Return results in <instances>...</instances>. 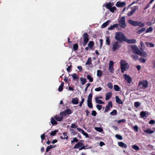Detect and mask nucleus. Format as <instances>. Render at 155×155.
Segmentation results:
<instances>
[{"mask_svg": "<svg viewBox=\"0 0 155 155\" xmlns=\"http://www.w3.org/2000/svg\"><path fill=\"white\" fill-rule=\"evenodd\" d=\"M64 85V83L63 82H62L58 88V90L59 91L61 92L63 91Z\"/></svg>", "mask_w": 155, "mask_h": 155, "instance_id": "28", "label": "nucleus"}, {"mask_svg": "<svg viewBox=\"0 0 155 155\" xmlns=\"http://www.w3.org/2000/svg\"><path fill=\"white\" fill-rule=\"evenodd\" d=\"M145 45L148 47H154V44L152 43L149 42H146Z\"/></svg>", "mask_w": 155, "mask_h": 155, "instance_id": "25", "label": "nucleus"}, {"mask_svg": "<svg viewBox=\"0 0 155 155\" xmlns=\"http://www.w3.org/2000/svg\"><path fill=\"white\" fill-rule=\"evenodd\" d=\"M60 115L62 116H65L67 115L65 112V110L64 111L61 112L60 113Z\"/></svg>", "mask_w": 155, "mask_h": 155, "instance_id": "59", "label": "nucleus"}, {"mask_svg": "<svg viewBox=\"0 0 155 155\" xmlns=\"http://www.w3.org/2000/svg\"><path fill=\"white\" fill-rule=\"evenodd\" d=\"M87 106L89 108H93L92 101H90V102L89 101H87Z\"/></svg>", "mask_w": 155, "mask_h": 155, "instance_id": "36", "label": "nucleus"}, {"mask_svg": "<svg viewBox=\"0 0 155 155\" xmlns=\"http://www.w3.org/2000/svg\"><path fill=\"white\" fill-rule=\"evenodd\" d=\"M111 22V20H108L106 22L104 23L101 25V27L102 28H104L107 27L109 23Z\"/></svg>", "mask_w": 155, "mask_h": 155, "instance_id": "18", "label": "nucleus"}, {"mask_svg": "<svg viewBox=\"0 0 155 155\" xmlns=\"http://www.w3.org/2000/svg\"><path fill=\"white\" fill-rule=\"evenodd\" d=\"M103 74L102 71L100 70H98L97 71V76L101 77Z\"/></svg>", "mask_w": 155, "mask_h": 155, "instance_id": "33", "label": "nucleus"}, {"mask_svg": "<svg viewBox=\"0 0 155 155\" xmlns=\"http://www.w3.org/2000/svg\"><path fill=\"white\" fill-rule=\"evenodd\" d=\"M119 26L123 28H125L126 26V24L125 22V17L123 16L120 18L118 20Z\"/></svg>", "mask_w": 155, "mask_h": 155, "instance_id": "5", "label": "nucleus"}, {"mask_svg": "<svg viewBox=\"0 0 155 155\" xmlns=\"http://www.w3.org/2000/svg\"><path fill=\"white\" fill-rule=\"evenodd\" d=\"M116 8L115 6H113V7H111L109 9V10L112 13H114V12L116 10Z\"/></svg>", "mask_w": 155, "mask_h": 155, "instance_id": "46", "label": "nucleus"}, {"mask_svg": "<svg viewBox=\"0 0 155 155\" xmlns=\"http://www.w3.org/2000/svg\"><path fill=\"white\" fill-rule=\"evenodd\" d=\"M112 102L111 101L108 102V104L106 106H108L109 107L111 108L112 107Z\"/></svg>", "mask_w": 155, "mask_h": 155, "instance_id": "60", "label": "nucleus"}, {"mask_svg": "<svg viewBox=\"0 0 155 155\" xmlns=\"http://www.w3.org/2000/svg\"><path fill=\"white\" fill-rule=\"evenodd\" d=\"M126 37L122 32H117L115 33V39L117 41L122 42L126 41Z\"/></svg>", "mask_w": 155, "mask_h": 155, "instance_id": "1", "label": "nucleus"}, {"mask_svg": "<svg viewBox=\"0 0 155 155\" xmlns=\"http://www.w3.org/2000/svg\"><path fill=\"white\" fill-rule=\"evenodd\" d=\"M73 48L75 51L77 50L78 49V45L77 44H74L73 46Z\"/></svg>", "mask_w": 155, "mask_h": 155, "instance_id": "51", "label": "nucleus"}, {"mask_svg": "<svg viewBox=\"0 0 155 155\" xmlns=\"http://www.w3.org/2000/svg\"><path fill=\"white\" fill-rule=\"evenodd\" d=\"M126 121V120L125 119H121V120H118L117 121V123L118 124H120V123H125Z\"/></svg>", "mask_w": 155, "mask_h": 155, "instance_id": "57", "label": "nucleus"}, {"mask_svg": "<svg viewBox=\"0 0 155 155\" xmlns=\"http://www.w3.org/2000/svg\"><path fill=\"white\" fill-rule=\"evenodd\" d=\"M136 6L134 7V8L131 10V11L128 12L127 13V15L129 16H131L136 11Z\"/></svg>", "mask_w": 155, "mask_h": 155, "instance_id": "10", "label": "nucleus"}, {"mask_svg": "<svg viewBox=\"0 0 155 155\" xmlns=\"http://www.w3.org/2000/svg\"><path fill=\"white\" fill-rule=\"evenodd\" d=\"M112 95V93L111 92H109L107 93L106 94V100L107 101L109 100L111 98Z\"/></svg>", "mask_w": 155, "mask_h": 155, "instance_id": "17", "label": "nucleus"}, {"mask_svg": "<svg viewBox=\"0 0 155 155\" xmlns=\"http://www.w3.org/2000/svg\"><path fill=\"white\" fill-rule=\"evenodd\" d=\"M96 107L98 110H100L102 109V106L101 105L97 104L96 105Z\"/></svg>", "mask_w": 155, "mask_h": 155, "instance_id": "56", "label": "nucleus"}, {"mask_svg": "<svg viewBox=\"0 0 155 155\" xmlns=\"http://www.w3.org/2000/svg\"><path fill=\"white\" fill-rule=\"evenodd\" d=\"M119 27V25L117 24H115L111 25L108 28V30H113L115 28H118Z\"/></svg>", "mask_w": 155, "mask_h": 155, "instance_id": "14", "label": "nucleus"}, {"mask_svg": "<svg viewBox=\"0 0 155 155\" xmlns=\"http://www.w3.org/2000/svg\"><path fill=\"white\" fill-rule=\"evenodd\" d=\"M148 82L146 80L140 81L138 83V86L141 89H145L148 86Z\"/></svg>", "mask_w": 155, "mask_h": 155, "instance_id": "3", "label": "nucleus"}, {"mask_svg": "<svg viewBox=\"0 0 155 155\" xmlns=\"http://www.w3.org/2000/svg\"><path fill=\"white\" fill-rule=\"evenodd\" d=\"M121 42L116 41L112 44V50L113 51L119 49L121 46Z\"/></svg>", "mask_w": 155, "mask_h": 155, "instance_id": "4", "label": "nucleus"}, {"mask_svg": "<svg viewBox=\"0 0 155 155\" xmlns=\"http://www.w3.org/2000/svg\"><path fill=\"white\" fill-rule=\"evenodd\" d=\"M132 148L136 150H140L139 147L136 145H133L132 146Z\"/></svg>", "mask_w": 155, "mask_h": 155, "instance_id": "41", "label": "nucleus"}, {"mask_svg": "<svg viewBox=\"0 0 155 155\" xmlns=\"http://www.w3.org/2000/svg\"><path fill=\"white\" fill-rule=\"evenodd\" d=\"M64 137L61 136L60 138L62 139H66V140H68V136L67 135V133L66 132H64L63 134Z\"/></svg>", "mask_w": 155, "mask_h": 155, "instance_id": "22", "label": "nucleus"}, {"mask_svg": "<svg viewBox=\"0 0 155 155\" xmlns=\"http://www.w3.org/2000/svg\"><path fill=\"white\" fill-rule=\"evenodd\" d=\"M71 103L74 104H78V99L77 97L73 98L71 101Z\"/></svg>", "mask_w": 155, "mask_h": 155, "instance_id": "16", "label": "nucleus"}, {"mask_svg": "<svg viewBox=\"0 0 155 155\" xmlns=\"http://www.w3.org/2000/svg\"><path fill=\"white\" fill-rule=\"evenodd\" d=\"M84 101V98L81 97V101L80 103L79 104V106L80 107H81L82 105V104L83 103Z\"/></svg>", "mask_w": 155, "mask_h": 155, "instance_id": "62", "label": "nucleus"}, {"mask_svg": "<svg viewBox=\"0 0 155 155\" xmlns=\"http://www.w3.org/2000/svg\"><path fill=\"white\" fill-rule=\"evenodd\" d=\"M146 28H143L140 29H139L138 30L137 32V34H140L141 33L144 32L146 30Z\"/></svg>", "mask_w": 155, "mask_h": 155, "instance_id": "26", "label": "nucleus"}, {"mask_svg": "<svg viewBox=\"0 0 155 155\" xmlns=\"http://www.w3.org/2000/svg\"><path fill=\"white\" fill-rule=\"evenodd\" d=\"M153 30V28L152 27L150 26L148 28L147 30L146 31V33H148L149 32H151Z\"/></svg>", "mask_w": 155, "mask_h": 155, "instance_id": "34", "label": "nucleus"}, {"mask_svg": "<svg viewBox=\"0 0 155 155\" xmlns=\"http://www.w3.org/2000/svg\"><path fill=\"white\" fill-rule=\"evenodd\" d=\"M118 145L122 147L123 148L124 147L125 148H126L127 147V144L124 143L122 142H118Z\"/></svg>", "mask_w": 155, "mask_h": 155, "instance_id": "13", "label": "nucleus"}, {"mask_svg": "<svg viewBox=\"0 0 155 155\" xmlns=\"http://www.w3.org/2000/svg\"><path fill=\"white\" fill-rule=\"evenodd\" d=\"M140 56L145 57L147 56V54L146 52L144 51L142 52L141 55Z\"/></svg>", "mask_w": 155, "mask_h": 155, "instance_id": "55", "label": "nucleus"}, {"mask_svg": "<svg viewBox=\"0 0 155 155\" xmlns=\"http://www.w3.org/2000/svg\"><path fill=\"white\" fill-rule=\"evenodd\" d=\"M140 115L142 118H143L146 116V113L145 111H143L140 112Z\"/></svg>", "mask_w": 155, "mask_h": 155, "instance_id": "38", "label": "nucleus"}, {"mask_svg": "<svg viewBox=\"0 0 155 155\" xmlns=\"http://www.w3.org/2000/svg\"><path fill=\"white\" fill-rule=\"evenodd\" d=\"M55 119L58 121H61L63 120V118L62 117H60L58 115H56L54 117Z\"/></svg>", "mask_w": 155, "mask_h": 155, "instance_id": "23", "label": "nucleus"}, {"mask_svg": "<svg viewBox=\"0 0 155 155\" xmlns=\"http://www.w3.org/2000/svg\"><path fill=\"white\" fill-rule=\"evenodd\" d=\"M144 132L148 134H151L154 132V130H151L150 128L145 130Z\"/></svg>", "mask_w": 155, "mask_h": 155, "instance_id": "20", "label": "nucleus"}, {"mask_svg": "<svg viewBox=\"0 0 155 155\" xmlns=\"http://www.w3.org/2000/svg\"><path fill=\"white\" fill-rule=\"evenodd\" d=\"M115 137L117 139L121 140L123 139V137L122 136L120 135L117 134L115 135Z\"/></svg>", "mask_w": 155, "mask_h": 155, "instance_id": "44", "label": "nucleus"}, {"mask_svg": "<svg viewBox=\"0 0 155 155\" xmlns=\"http://www.w3.org/2000/svg\"><path fill=\"white\" fill-rule=\"evenodd\" d=\"M106 44L107 45H110V38L109 36L106 37Z\"/></svg>", "mask_w": 155, "mask_h": 155, "instance_id": "30", "label": "nucleus"}, {"mask_svg": "<svg viewBox=\"0 0 155 155\" xmlns=\"http://www.w3.org/2000/svg\"><path fill=\"white\" fill-rule=\"evenodd\" d=\"M131 48L133 49V51L135 53L138 48L135 45H132L131 46Z\"/></svg>", "mask_w": 155, "mask_h": 155, "instance_id": "31", "label": "nucleus"}, {"mask_svg": "<svg viewBox=\"0 0 155 155\" xmlns=\"http://www.w3.org/2000/svg\"><path fill=\"white\" fill-rule=\"evenodd\" d=\"M140 105V103L139 102H134V106L135 107L137 108Z\"/></svg>", "mask_w": 155, "mask_h": 155, "instance_id": "48", "label": "nucleus"}, {"mask_svg": "<svg viewBox=\"0 0 155 155\" xmlns=\"http://www.w3.org/2000/svg\"><path fill=\"white\" fill-rule=\"evenodd\" d=\"M78 140L76 137H74L73 138V140H71V143L72 144H73L74 143V142H78Z\"/></svg>", "mask_w": 155, "mask_h": 155, "instance_id": "37", "label": "nucleus"}, {"mask_svg": "<svg viewBox=\"0 0 155 155\" xmlns=\"http://www.w3.org/2000/svg\"><path fill=\"white\" fill-rule=\"evenodd\" d=\"M120 68L121 72L124 73L129 68V65L126 61L121 60L120 62Z\"/></svg>", "mask_w": 155, "mask_h": 155, "instance_id": "2", "label": "nucleus"}, {"mask_svg": "<svg viewBox=\"0 0 155 155\" xmlns=\"http://www.w3.org/2000/svg\"><path fill=\"white\" fill-rule=\"evenodd\" d=\"M106 8L108 9L109 10V9L111 8L112 7V6L111 5H110V2L108 3L106 5Z\"/></svg>", "mask_w": 155, "mask_h": 155, "instance_id": "49", "label": "nucleus"}, {"mask_svg": "<svg viewBox=\"0 0 155 155\" xmlns=\"http://www.w3.org/2000/svg\"><path fill=\"white\" fill-rule=\"evenodd\" d=\"M83 145V143L82 142H78L74 146V149H78L79 148L81 147Z\"/></svg>", "mask_w": 155, "mask_h": 155, "instance_id": "11", "label": "nucleus"}, {"mask_svg": "<svg viewBox=\"0 0 155 155\" xmlns=\"http://www.w3.org/2000/svg\"><path fill=\"white\" fill-rule=\"evenodd\" d=\"M92 90H91V93L90 94L88 95L87 101H89L90 102V101H92Z\"/></svg>", "mask_w": 155, "mask_h": 155, "instance_id": "27", "label": "nucleus"}, {"mask_svg": "<svg viewBox=\"0 0 155 155\" xmlns=\"http://www.w3.org/2000/svg\"><path fill=\"white\" fill-rule=\"evenodd\" d=\"M95 129L97 131L100 132H101L103 130L100 127H95Z\"/></svg>", "mask_w": 155, "mask_h": 155, "instance_id": "50", "label": "nucleus"}, {"mask_svg": "<svg viewBox=\"0 0 155 155\" xmlns=\"http://www.w3.org/2000/svg\"><path fill=\"white\" fill-rule=\"evenodd\" d=\"M95 100L97 103L100 104H103L104 103L100 99H95Z\"/></svg>", "mask_w": 155, "mask_h": 155, "instance_id": "45", "label": "nucleus"}, {"mask_svg": "<svg viewBox=\"0 0 155 155\" xmlns=\"http://www.w3.org/2000/svg\"><path fill=\"white\" fill-rule=\"evenodd\" d=\"M51 122L52 125H56L57 124V121L54 119V117H51Z\"/></svg>", "mask_w": 155, "mask_h": 155, "instance_id": "21", "label": "nucleus"}, {"mask_svg": "<svg viewBox=\"0 0 155 155\" xmlns=\"http://www.w3.org/2000/svg\"><path fill=\"white\" fill-rule=\"evenodd\" d=\"M135 53H136L137 54H139L140 55H141L142 51H140L138 48V49H137V51H135Z\"/></svg>", "mask_w": 155, "mask_h": 155, "instance_id": "64", "label": "nucleus"}, {"mask_svg": "<svg viewBox=\"0 0 155 155\" xmlns=\"http://www.w3.org/2000/svg\"><path fill=\"white\" fill-rule=\"evenodd\" d=\"M56 146L54 145H50V146L47 147L46 149V152H48L50 149L55 147Z\"/></svg>", "mask_w": 155, "mask_h": 155, "instance_id": "29", "label": "nucleus"}, {"mask_svg": "<svg viewBox=\"0 0 155 155\" xmlns=\"http://www.w3.org/2000/svg\"><path fill=\"white\" fill-rule=\"evenodd\" d=\"M114 89L115 91H119L120 90L119 87L117 85H114Z\"/></svg>", "mask_w": 155, "mask_h": 155, "instance_id": "39", "label": "nucleus"}, {"mask_svg": "<svg viewBox=\"0 0 155 155\" xmlns=\"http://www.w3.org/2000/svg\"><path fill=\"white\" fill-rule=\"evenodd\" d=\"M71 75L72 76L73 78V79L74 81L76 80L78 81V79H79V77L78 75H77V74H76L74 73Z\"/></svg>", "mask_w": 155, "mask_h": 155, "instance_id": "15", "label": "nucleus"}, {"mask_svg": "<svg viewBox=\"0 0 155 155\" xmlns=\"http://www.w3.org/2000/svg\"><path fill=\"white\" fill-rule=\"evenodd\" d=\"M125 41L129 44H134L136 43V40L134 39H128L126 38V41Z\"/></svg>", "mask_w": 155, "mask_h": 155, "instance_id": "12", "label": "nucleus"}, {"mask_svg": "<svg viewBox=\"0 0 155 155\" xmlns=\"http://www.w3.org/2000/svg\"><path fill=\"white\" fill-rule=\"evenodd\" d=\"M80 80L81 81V84L82 85H84L87 82L86 79H85V78H84L83 77L81 78Z\"/></svg>", "mask_w": 155, "mask_h": 155, "instance_id": "24", "label": "nucleus"}, {"mask_svg": "<svg viewBox=\"0 0 155 155\" xmlns=\"http://www.w3.org/2000/svg\"><path fill=\"white\" fill-rule=\"evenodd\" d=\"M131 57L132 58L134 59L135 60H137L138 59V56L136 54L133 55H132Z\"/></svg>", "mask_w": 155, "mask_h": 155, "instance_id": "53", "label": "nucleus"}, {"mask_svg": "<svg viewBox=\"0 0 155 155\" xmlns=\"http://www.w3.org/2000/svg\"><path fill=\"white\" fill-rule=\"evenodd\" d=\"M65 110L67 115L70 114L72 112L70 109H68Z\"/></svg>", "mask_w": 155, "mask_h": 155, "instance_id": "43", "label": "nucleus"}, {"mask_svg": "<svg viewBox=\"0 0 155 155\" xmlns=\"http://www.w3.org/2000/svg\"><path fill=\"white\" fill-rule=\"evenodd\" d=\"M94 45V42L93 41H90L88 44V46L91 48Z\"/></svg>", "mask_w": 155, "mask_h": 155, "instance_id": "32", "label": "nucleus"}, {"mask_svg": "<svg viewBox=\"0 0 155 155\" xmlns=\"http://www.w3.org/2000/svg\"><path fill=\"white\" fill-rule=\"evenodd\" d=\"M124 76L125 80L128 83H130L132 82V78L130 76L125 74Z\"/></svg>", "mask_w": 155, "mask_h": 155, "instance_id": "7", "label": "nucleus"}, {"mask_svg": "<svg viewBox=\"0 0 155 155\" xmlns=\"http://www.w3.org/2000/svg\"><path fill=\"white\" fill-rule=\"evenodd\" d=\"M107 86L110 89L113 88L112 84L111 82H109L107 84Z\"/></svg>", "mask_w": 155, "mask_h": 155, "instance_id": "58", "label": "nucleus"}, {"mask_svg": "<svg viewBox=\"0 0 155 155\" xmlns=\"http://www.w3.org/2000/svg\"><path fill=\"white\" fill-rule=\"evenodd\" d=\"M126 3L125 2H121L120 1L117 2L116 4V6L118 7H122L125 6Z\"/></svg>", "mask_w": 155, "mask_h": 155, "instance_id": "8", "label": "nucleus"}, {"mask_svg": "<svg viewBox=\"0 0 155 155\" xmlns=\"http://www.w3.org/2000/svg\"><path fill=\"white\" fill-rule=\"evenodd\" d=\"M139 60L141 63H144L146 62V60L144 58L141 57L140 58Z\"/></svg>", "mask_w": 155, "mask_h": 155, "instance_id": "54", "label": "nucleus"}, {"mask_svg": "<svg viewBox=\"0 0 155 155\" xmlns=\"http://www.w3.org/2000/svg\"><path fill=\"white\" fill-rule=\"evenodd\" d=\"M84 38V42L87 43L89 41L88 35L87 33H85L83 35Z\"/></svg>", "mask_w": 155, "mask_h": 155, "instance_id": "9", "label": "nucleus"}, {"mask_svg": "<svg viewBox=\"0 0 155 155\" xmlns=\"http://www.w3.org/2000/svg\"><path fill=\"white\" fill-rule=\"evenodd\" d=\"M128 23L133 26L136 27L139 25L141 21H134L132 19H129L128 21Z\"/></svg>", "mask_w": 155, "mask_h": 155, "instance_id": "6", "label": "nucleus"}, {"mask_svg": "<svg viewBox=\"0 0 155 155\" xmlns=\"http://www.w3.org/2000/svg\"><path fill=\"white\" fill-rule=\"evenodd\" d=\"M109 70L111 72H113L114 69L113 66H109Z\"/></svg>", "mask_w": 155, "mask_h": 155, "instance_id": "61", "label": "nucleus"}, {"mask_svg": "<svg viewBox=\"0 0 155 155\" xmlns=\"http://www.w3.org/2000/svg\"><path fill=\"white\" fill-rule=\"evenodd\" d=\"M117 114V112L116 110H114L110 113V114L111 116L116 115Z\"/></svg>", "mask_w": 155, "mask_h": 155, "instance_id": "35", "label": "nucleus"}, {"mask_svg": "<svg viewBox=\"0 0 155 155\" xmlns=\"http://www.w3.org/2000/svg\"><path fill=\"white\" fill-rule=\"evenodd\" d=\"M87 79L89 80L90 82H92L93 81V78L90 75H88L87 76Z\"/></svg>", "mask_w": 155, "mask_h": 155, "instance_id": "47", "label": "nucleus"}, {"mask_svg": "<svg viewBox=\"0 0 155 155\" xmlns=\"http://www.w3.org/2000/svg\"><path fill=\"white\" fill-rule=\"evenodd\" d=\"M58 132V130H54L53 131H52L50 133V135L51 136H54Z\"/></svg>", "mask_w": 155, "mask_h": 155, "instance_id": "42", "label": "nucleus"}, {"mask_svg": "<svg viewBox=\"0 0 155 155\" xmlns=\"http://www.w3.org/2000/svg\"><path fill=\"white\" fill-rule=\"evenodd\" d=\"M82 133L86 137H88L89 136L88 134L84 131V130H83Z\"/></svg>", "mask_w": 155, "mask_h": 155, "instance_id": "63", "label": "nucleus"}, {"mask_svg": "<svg viewBox=\"0 0 155 155\" xmlns=\"http://www.w3.org/2000/svg\"><path fill=\"white\" fill-rule=\"evenodd\" d=\"M115 99L117 103L119 104H123V102L118 96H116L115 97Z\"/></svg>", "mask_w": 155, "mask_h": 155, "instance_id": "19", "label": "nucleus"}, {"mask_svg": "<svg viewBox=\"0 0 155 155\" xmlns=\"http://www.w3.org/2000/svg\"><path fill=\"white\" fill-rule=\"evenodd\" d=\"M110 108L108 106H106L104 110V113H105L108 112L110 110Z\"/></svg>", "mask_w": 155, "mask_h": 155, "instance_id": "52", "label": "nucleus"}, {"mask_svg": "<svg viewBox=\"0 0 155 155\" xmlns=\"http://www.w3.org/2000/svg\"><path fill=\"white\" fill-rule=\"evenodd\" d=\"M91 58H89L87 60L86 63V65H90L91 64Z\"/></svg>", "mask_w": 155, "mask_h": 155, "instance_id": "40", "label": "nucleus"}]
</instances>
